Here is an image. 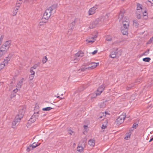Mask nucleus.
<instances>
[{"mask_svg": "<svg viewBox=\"0 0 153 153\" xmlns=\"http://www.w3.org/2000/svg\"><path fill=\"white\" fill-rule=\"evenodd\" d=\"M107 127V126L106 125H104V124H103L102 125V127H101V128L102 129H105Z\"/></svg>", "mask_w": 153, "mask_h": 153, "instance_id": "nucleus-49", "label": "nucleus"}, {"mask_svg": "<svg viewBox=\"0 0 153 153\" xmlns=\"http://www.w3.org/2000/svg\"><path fill=\"white\" fill-rule=\"evenodd\" d=\"M152 140H153V137L150 139V140L149 141V142H150L152 141Z\"/></svg>", "mask_w": 153, "mask_h": 153, "instance_id": "nucleus-58", "label": "nucleus"}, {"mask_svg": "<svg viewBox=\"0 0 153 153\" xmlns=\"http://www.w3.org/2000/svg\"><path fill=\"white\" fill-rule=\"evenodd\" d=\"M126 117L124 115L120 116L116 120L115 122L116 124L120 125L122 123Z\"/></svg>", "mask_w": 153, "mask_h": 153, "instance_id": "nucleus-6", "label": "nucleus"}, {"mask_svg": "<svg viewBox=\"0 0 153 153\" xmlns=\"http://www.w3.org/2000/svg\"><path fill=\"white\" fill-rule=\"evenodd\" d=\"M57 4H54L49 7L48 9L52 13V12L53 10H55L57 7Z\"/></svg>", "mask_w": 153, "mask_h": 153, "instance_id": "nucleus-14", "label": "nucleus"}, {"mask_svg": "<svg viewBox=\"0 0 153 153\" xmlns=\"http://www.w3.org/2000/svg\"><path fill=\"white\" fill-rule=\"evenodd\" d=\"M20 120L21 119L19 118V116H16L12 123V127L13 128H14L15 126L20 121Z\"/></svg>", "mask_w": 153, "mask_h": 153, "instance_id": "nucleus-9", "label": "nucleus"}, {"mask_svg": "<svg viewBox=\"0 0 153 153\" xmlns=\"http://www.w3.org/2000/svg\"><path fill=\"white\" fill-rule=\"evenodd\" d=\"M89 86L88 85L85 84L82 87H80L79 88L80 91H82L85 89L87 87Z\"/></svg>", "mask_w": 153, "mask_h": 153, "instance_id": "nucleus-22", "label": "nucleus"}, {"mask_svg": "<svg viewBox=\"0 0 153 153\" xmlns=\"http://www.w3.org/2000/svg\"><path fill=\"white\" fill-rule=\"evenodd\" d=\"M76 22V19H75L74 21L72 22L70 25L69 30H72L74 28V27L75 25Z\"/></svg>", "mask_w": 153, "mask_h": 153, "instance_id": "nucleus-17", "label": "nucleus"}, {"mask_svg": "<svg viewBox=\"0 0 153 153\" xmlns=\"http://www.w3.org/2000/svg\"><path fill=\"white\" fill-rule=\"evenodd\" d=\"M87 69L90 70V67H86L85 66H82L81 67V68L80 69V70H81V71H85L87 70Z\"/></svg>", "mask_w": 153, "mask_h": 153, "instance_id": "nucleus-19", "label": "nucleus"}, {"mask_svg": "<svg viewBox=\"0 0 153 153\" xmlns=\"http://www.w3.org/2000/svg\"><path fill=\"white\" fill-rule=\"evenodd\" d=\"M148 16H143V19H146L148 18Z\"/></svg>", "mask_w": 153, "mask_h": 153, "instance_id": "nucleus-54", "label": "nucleus"}, {"mask_svg": "<svg viewBox=\"0 0 153 153\" xmlns=\"http://www.w3.org/2000/svg\"><path fill=\"white\" fill-rule=\"evenodd\" d=\"M34 114H39V106L37 104H36L35 105L34 109Z\"/></svg>", "mask_w": 153, "mask_h": 153, "instance_id": "nucleus-16", "label": "nucleus"}, {"mask_svg": "<svg viewBox=\"0 0 153 153\" xmlns=\"http://www.w3.org/2000/svg\"><path fill=\"white\" fill-rule=\"evenodd\" d=\"M36 120V119L35 118L31 117L29 120L28 121V122L27 123V124L30 123L31 124L32 123H34Z\"/></svg>", "mask_w": 153, "mask_h": 153, "instance_id": "nucleus-20", "label": "nucleus"}, {"mask_svg": "<svg viewBox=\"0 0 153 153\" xmlns=\"http://www.w3.org/2000/svg\"><path fill=\"white\" fill-rule=\"evenodd\" d=\"M84 55V53L82 51H79L75 54V59L74 60V63H76L80 59L79 57H82Z\"/></svg>", "mask_w": 153, "mask_h": 153, "instance_id": "nucleus-4", "label": "nucleus"}, {"mask_svg": "<svg viewBox=\"0 0 153 153\" xmlns=\"http://www.w3.org/2000/svg\"><path fill=\"white\" fill-rule=\"evenodd\" d=\"M5 65V64L2 63L0 64V71L4 67Z\"/></svg>", "mask_w": 153, "mask_h": 153, "instance_id": "nucleus-37", "label": "nucleus"}, {"mask_svg": "<svg viewBox=\"0 0 153 153\" xmlns=\"http://www.w3.org/2000/svg\"><path fill=\"white\" fill-rule=\"evenodd\" d=\"M5 59L6 60L9 61L10 60V59L9 57H7L6 58V59Z\"/></svg>", "mask_w": 153, "mask_h": 153, "instance_id": "nucleus-55", "label": "nucleus"}, {"mask_svg": "<svg viewBox=\"0 0 153 153\" xmlns=\"http://www.w3.org/2000/svg\"><path fill=\"white\" fill-rule=\"evenodd\" d=\"M105 123L106 124L107 123H108V120H106L105 121Z\"/></svg>", "mask_w": 153, "mask_h": 153, "instance_id": "nucleus-62", "label": "nucleus"}, {"mask_svg": "<svg viewBox=\"0 0 153 153\" xmlns=\"http://www.w3.org/2000/svg\"><path fill=\"white\" fill-rule=\"evenodd\" d=\"M22 3L19 2L18 1H17V2L16 4V7H20Z\"/></svg>", "mask_w": 153, "mask_h": 153, "instance_id": "nucleus-43", "label": "nucleus"}, {"mask_svg": "<svg viewBox=\"0 0 153 153\" xmlns=\"http://www.w3.org/2000/svg\"><path fill=\"white\" fill-rule=\"evenodd\" d=\"M102 118V116H100V117H99V118Z\"/></svg>", "mask_w": 153, "mask_h": 153, "instance_id": "nucleus-64", "label": "nucleus"}, {"mask_svg": "<svg viewBox=\"0 0 153 153\" xmlns=\"http://www.w3.org/2000/svg\"><path fill=\"white\" fill-rule=\"evenodd\" d=\"M125 13V11L124 10L122 9L120 10L118 17L120 21L123 19Z\"/></svg>", "mask_w": 153, "mask_h": 153, "instance_id": "nucleus-11", "label": "nucleus"}, {"mask_svg": "<svg viewBox=\"0 0 153 153\" xmlns=\"http://www.w3.org/2000/svg\"><path fill=\"white\" fill-rule=\"evenodd\" d=\"M47 60L48 59L47 57L46 56H44L43 58L42 61L43 63L44 64L46 62Z\"/></svg>", "mask_w": 153, "mask_h": 153, "instance_id": "nucleus-33", "label": "nucleus"}, {"mask_svg": "<svg viewBox=\"0 0 153 153\" xmlns=\"http://www.w3.org/2000/svg\"><path fill=\"white\" fill-rule=\"evenodd\" d=\"M84 129H86V128H88V127L87 126L85 125L84 126Z\"/></svg>", "mask_w": 153, "mask_h": 153, "instance_id": "nucleus-57", "label": "nucleus"}, {"mask_svg": "<svg viewBox=\"0 0 153 153\" xmlns=\"http://www.w3.org/2000/svg\"><path fill=\"white\" fill-rule=\"evenodd\" d=\"M42 23H45L42 22V21H41V20L40 22V25H43V24H42Z\"/></svg>", "mask_w": 153, "mask_h": 153, "instance_id": "nucleus-56", "label": "nucleus"}, {"mask_svg": "<svg viewBox=\"0 0 153 153\" xmlns=\"http://www.w3.org/2000/svg\"><path fill=\"white\" fill-rule=\"evenodd\" d=\"M125 20L123 21V26L121 27H127L129 28V20L128 17L125 16L124 18Z\"/></svg>", "mask_w": 153, "mask_h": 153, "instance_id": "nucleus-5", "label": "nucleus"}, {"mask_svg": "<svg viewBox=\"0 0 153 153\" xmlns=\"http://www.w3.org/2000/svg\"><path fill=\"white\" fill-rule=\"evenodd\" d=\"M97 50H95L93 52H92V54L93 55H94V54H96L97 53Z\"/></svg>", "mask_w": 153, "mask_h": 153, "instance_id": "nucleus-52", "label": "nucleus"}, {"mask_svg": "<svg viewBox=\"0 0 153 153\" xmlns=\"http://www.w3.org/2000/svg\"><path fill=\"white\" fill-rule=\"evenodd\" d=\"M51 14L52 13L47 9L44 13L43 17L41 19V21L46 23Z\"/></svg>", "mask_w": 153, "mask_h": 153, "instance_id": "nucleus-2", "label": "nucleus"}, {"mask_svg": "<svg viewBox=\"0 0 153 153\" xmlns=\"http://www.w3.org/2000/svg\"><path fill=\"white\" fill-rule=\"evenodd\" d=\"M34 149H32V146L31 144H30L29 146L27 147V151L28 152H29L30 150H32Z\"/></svg>", "mask_w": 153, "mask_h": 153, "instance_id": "nucleus-28", "label": "nucleus"}, {"mask_svg": "<svg viewBox=\"0 0 153 153\" xmlns=\"http://www.w3.org/2000/svg\"><path fill=\"white\" fill-rule=\"evenodd\" d=\"M138 126V124L136 123H134L133 124V127L134 128H136V127Z\"/></svg>", "mask_w": 153, "mask_h": 153, "instance_id": "nucleus-48", "label": "nucleus"}, {"mask_svg": "<svg viewBox=\"0 0 153 153\" xmlns=\"http://www.w3.org/2000/svg\"><path fill=\"white\" fill-rule=\"evenodd\" d=\"M133 25L136 27H138V24L136 20H133Z\"/></svg>", "mask_w": 153, "mask_h": 153, "instance_id": "nucleus-31", "label": "nucleus"}, {"mask_svg": "<svg viewBox=\"0 0 153 153\" xmlns=\"http://www.w3.org/2000/svg\"><path fill=\"white\" fill-rule=\"evenodd\" d=\"M40 143H36V142L33 143L32 144H31L32 146V149H34L36 147L39 146Z\"/></svg>", "mask_w": 153, "mask_h": 153, "instance_id": "nucleus-21", "label": "nucleus"}, {"mask_svg": "<svg viewBox=\"0 0 153 153\" xmlns=\"http://www.w3.org/2000/svg\"><path fill=\"white\" fill-rule=\"evenodd\" d=\"M34 149H32V146L31 144H30L29 146L27 147V151L28 152H29L30 150H32Z\"/></svg>", "mask_w": 153, "mask_h": 153, "instance_id": "nucleus-27", "label": "nucleus"}, {"mask_svg": "<svg viewBox=\"0 0 153 153\" xmlns=\"http://www.w3.org/2000/svg\"><path fill=\"white\" fill-rule=\"evenodd\" d=\"M16 96V94H12L10 96V97L11 99L13 97H15Z\"/></svg>", "mask_w": 153, "mask_h": 153, "instance_id": "nucleus-47", "label": "nucleus"}, {"mask_svg": "<svg viewBox=\"0 0 153 153\" xmlns=\"http://www.w3.org/2000/svg\"><path fill=\"white\" fill-rule=\"evenodd\" d=\"M24 79L23 78H22V79H21L20 81L18 83L17 85L20 87H21V86L22 85V83Z\"/></svg>", "mask_w": 153, "mask_h": 153, "instance_id": "nucleus-24", "label": "nucleus"}, {"mask_svg": "<svg viewBox=\"0 0 153 153\" xmlns=\"http://www.w3.org/2000/svg\"><path fill=\"white\" fill-rule=\"evenodd\" d=\"M137 10H140V9L142 10V6L140 4H137Z\"/></svg>", "mask_w": 153, "mask_h": 153, "instance_id": "nucleus-32", "label": "nucleus"}, {"mask_svg": "<svg viewBox=\"0 0 153 153\" xmlns=\"http://www.w3.org/2000/svg\"><path fill=\"white\" fill-rule=\"evenodd\" d=\"M105 104L104 102H101L100 105V107L101 108H104L105 107Z\"/></svg>", "mask_w": 153, "mask_h": 153, "instance_id": "nucleus-34", "label": "nucleus"}, {"mask_svg": "<svg viewBox=\"0 0 153 153\" xmlns=\"http://www.w3.org/2000/svg\"><path fill=\"white\" fill-rule=\"evenodd\" d=\"M101 23V19L100 18H98L93 22L91 24L89 28L90 29L96 27L98 26Z\"/></svg>", "mask_w": 153, "mask_h": 153, "instance_id": "nucleus-3", "label": "nucleus"}, {"mask_svg": "<svg viewBox=\"0 0 153 153\" xmlns=\"http://www.w3.org/2000/svg\"><path fill=\"white\" fill-rule=\"evenodd\" d=\"M52 109V108L51 107H47L43 108L42 109V110L43 111H49Z\"/></svg>", "mask_w": 153, "mask_h": 153, "instance_id": "nucleus-26", "label": "nucleus"}, {"mask_svg": "<svg viewBox=\"0 0 153 153\" xmlns=\"http://www.w3.org/2000/svg\"><path fill=\"white\" fill-rule=\"evenodd\" d=\"M152 42H153V36L150 38L147 43V44H149Z\"/></svg>", "mask_w": 153, "mask_h": 153, "instance_id": "nucleus-39", "label": "nucleus"}, {"mask_svg": "<svg viewBox=\"0 0 153 153\" xmlns=\"http://www.w3.org/2000/svg\"><path fill=\"white\" fill-rule=\"evenodd\" d=\"M16 91H18V89H16L14 90H13V91L14 92L16 93Z\"/></svg>", "mask_w": 153, "mask_h": 153, "instance_id": "nucleus-60", "label": "nucleus"}, {"mask_svg": "<svg viewBox=\"0 0 153 153\" xmlns=\"http://www.w3.org/2000/svg\"><path fill=\"white\" fill-rule=\"evenodd\" d=\"M88 144L90 146L93 147L95 145V140L93 139L90 140L88 142Z\"/></svg>", "mask_w": 153, "mask_h": 153, "instance_id": "nucleus-18", "label": "nucleus"}, {"mask_svg": "<svg viewBox=\"0 0 153 153\" xmlns=\"http://www.w3.org/2000/svg\"><path fill=\"white\" fill-rule=\"evenodd\" d=\"M105 87L104 85H103L100 86L97 90V92L95 93V96L94 97H95L97 95H100L103 91Z\"/></svg>", "mask_w": 153, "mask_h": 153, "instance_id": "nucleus-7", "label": "nucleus"}, {"mask_svg": "<svg viewBox=\"0 0 153 153\" xmlns=\"http://www.w3.org/2000/svg\"><path fill=\"white\" fill-rule=\"evenodd\" d=\"M112 39V37L110 36H107L106 39V40L108 41H111Z\"/></svg>", "mask_w": 153, "mask_h": 153, "instance_id": "nucleus-35", "label": "nucleus"}, {"mask_svg": "<svg viewBox=\"0 0 153 153\" xmlns=\"http://www.w3.org/2000/svg\"><path fill=\"white\" fill-rule=\"evenodd\" d=\"M117 50L118 49L116 48V49L112 51L109 55V57L113 58H115L117 53Z\"/></svg>", "mask_w": 153, "mask_h": 153, "instance_id": "nucleus-13", "label": "nucleus"}, {"mask_svg": "<svg viewBox=\"0 0 153 153\" xmlns=\"http://www.w3.org/2000/svg\"><path fill=\"white\" fill-rule=\"evenodd\" d=\"M77 149L78 151L81 152L83 150V148L82 146H78L77 147Z\"/></svg>", "mask_w": 153, "mask_h": 153, "instance_id": "nucleus-25", "label": "nucleus"}, {"mask_svg": "<svg viewBox=\"0 0 153 153\" xmlns=\"http://www.w3.org/2000/svg\"><path fill=\"white\" fill-rule=\"evenodd\" d=\"M147 13L146 12V11H145V12L143 13V16H147Z\"/></svg>", "mask_w": 153, "mask_h": 153, "instance_id": "nucleus-50", "label": "nucleus"}, {"mask_svg": "<svg viewBox=\"0 0 153 153\" xmlns=\"http://www.w3.org/2000/svg\"><path fill=\"white\" fill-rule=\"evenodd\" d=\"M57 97V98H60V99H63V98H60V97H59V96Z\"/></svg>", "mask_w": 153, "mask_h": 153, "instance_id": "nucleus-63", "label": "nucleus"}, {"mask_svg": "<svg viewBox=\"0 0 153 153\" xmlns=\"http://www.w3.org/2000/svg\"><path fill=\"white\" fill-rule=\"evenodd\" d=\"M8 61L6 60L5 59H4V61H3V62H2L3 64H5V65H6V64L7 65L8 63Z\"/></svg>", "mask_w": 153, "mask_h": 153, "instance_id": "nucleus-46", "label": "nucleus"}, {"mask_svg": "<svg viewBox=\"0 0 153 153\" xmlns=\"http://www.w3.org/2000/svg\"><path fill=\"white\" fill-rule=\"evenodd\" d=\"M137 13V17L138 19H140L141 17V14H138V13L137 12H136Z\"/></svg>", "mask_w": 153, "mask_h": 153, "instance_id": "nucleus-41", "label": "nucleus"}, {"mask_svg": "<svg viewBox=\"0 0 153 153\" xmlns=\"http://www.w3.org/2000/svg\"><path fill=\"white\" fill-rule=\"evenodd\" d=\"M3 85V82H0V86H1V85L2 86Z\"/></svg>", "mask_w": 153, "mask_h": 153, "instance_id": "nucleus-59", "label": "nucleus"}, {"mask_svg": "<svg viewBox=\"0 0 153 153\" xmlns=\"http://www.w3.org/2000/svg\"><path fill=\"white\" fill-rule=\"evenodd\" d=\"M99 63H95L94 62H92L91 63V64L92 65L91 66H89V67H90V69H94L96 67H97L99 65Z\"/></svg>", "mask_w": 153, "mask_h": 153, "instance_id": "nucleus-15", "label": "nucleus"}, {"mask_svg": "<svg viewBox=\"0 0 153 153\" xmlns=\"http://www.w3.org/2000/svg\"><path fill=\"white\" fill-rule=\"evenodd\" d=\"M150 60L151 59L149 57H146L143 59V61L147 62H149Z\"/></svg>", "mask_w": 153, "mask_h": 153, "instance_id": "nucleus-29", "label": "nucleus"}, {"mask_svg": "<svg viewBox=\"0 0 153 153\" xmlns=\"http://www.w3.org/2000/svg\"><path fill=\"white\" fill-rule=\"evenodd\" d=\"M134 86V85L133 84H132L131 85H129L128 86L126 87V88L127 90H130L132 87H133Z\"/></svg>", "mask_w": 153, "mask_h": 153, "instance_id": "nucleus-30", "label": "nucleus"}, {"mask_svg": "<svg viewBox=\"0 0 153 153\" xmlns=\"http://www.w3.org/2000/svg\"><path fill=\"white\" fill-rule=\"evenodd\" d=\"M33 69H32L31 68L30 69V72L31 73L30 75H34L35 74V72L34 71H33Z\"/></svg>", "mask_w": 153, "mask_h": 153, "instance_id": "nucleus-42", "label": "nucleus"}, {"mask_svg": "<svg viewBox=\"0 0 153 153\" xmlns=\"http://www.w3.org/2000/svg\"><path fill=\"white\" fill-rule=\"evenodd\" d=\"M25 108H20L19 109V114L17 116H19V118H20V119L23 117L25 113Z\"/></svg>", "mask_w": 153, "mask_h": 153, "instance_id": "nucleus-8", "label": "nucleus"}, {"mask_svg": "<svg viewBox=\"0 0 153 153\" xmlns=\"http://www.w3.org/2000/svg\"><path fill=\"white\" fill-rule=\"evenodd\" d=\"M38 116H39L38 114H34H34L32 116V117L33 118V117L34 118H35V119H36V118H38Z\"/></svg>", "mask_w": 153, "mask_h": 153, "instance_id": "nucleus-38", "label": "nucleus"}, {"mask_svg": "<svg viewBox=\"0 0 153 153\" xmlns=\"http://www.w3.org/2000/svg\"><path fill=\"white\" fill-rule=\"evenodd\" d=\"M126 137H125V139L127 140L128 139V138L129 137H130V134H126Z\"/></svg>", "mask_w": 153, "mask_h": 153, "instance_id": "nucleus-45", "label": "nucleus"}, {"mask_svg": "<svg viewBox=\"0 0 153 153\" xmlns=\"http://www.w3.org/2000/svg\"><path fill=\"white\" fill-rule=\"evenodd\" d=\"M4 38V36L3 35H1L0 38V41H1V42L2 41V39Z\"/></svg>", "mask_w": 153, "mask_h": 153, "instance_id": "nucleus-53", "label": "nucleus"}, {"mask_svg": "<svg viewBox=\"0 0 153 153\" xmlns=\"http://www.w3.org/2000/svg\"><path fill=\"white\" fill-rule=\"evenodd\" d=\"M92 38L93 39V40H88V39H87L86 40V42L87 43H90V42H94V37H92Z\"/></svg>", "mask_w": 153, "mask_h": 153, "instance_id": "nucleus-40", "label": "nucleus"}, {"mask_svg": "<svg viewBox=\"0 0 153 153\" xmlns=\"http://www.w3.org/2000/svg\"><path fill=\"white\" fill-rule=\"evenodd\" d=\"M148 1L149 2H150L151 3H152V4H153V3H152V1H151V0H148Z\"/></svg>", "mask_w": 153, "mask_h": 153, "instance_id": "nucleus-61", "label": "nucleus"}, {"mask_svg": "<svg viewBox=\"0 0 153 153\" xmlns=\"http://www.w3.org/2000/svg\"><path fill=\"white\" fill-rule=\"evenodd\" d=\"M149 50H148L147 51L145 52L144 53V55H147L149 53Z\"/></svg>", "mask_w": 153, "mask_h": 153, "instance_id": "nucleus-51", "label": "nucleus"}, {"mask_svg": "<svg viewBox=\"0 0 153 153\" xmlns=\"http://www.w3.org/2000/svg\"><path fill=\"white\" fill-rule=\"evenodd\" d=\"M40 64V63L39 62H38L37 64H35L33 67H31V68L32 69H35L39 66Z\"/></svg>", "mask_w": 153, "mask_h": 153, "instance_id": "nucleus-23", "label": "nucleus"}, {"mask_svg": "<svg viewBox=\"0 0 153 153\" xmlns=\"http://www.w3.org/2000/svg\"><path fill=\"white\" fill-rule=\"evenodd\" d=\"M129 29L128 28H127V27H121V30L122 33L124 35H128V30Z\"/></svg>", "mask_w": 153, "mask_h": 153, "instance_id": "nucleus-12", "label": "nucleus"}, {"mask_svg": "<svg viewBox=\"0 0 153 153\" xmlns=\"http://www.w3.org/2000/svg\"><path fill=\"white\" fill-rule=\"evenodd\" d=\"M98 5H96L93 7L91 8L88 11V14L89 15H93L95 13V10L98 7Z\"/></svg>", "mask_w": 153, "mask_h": 153, "instance_id": "nucleus-10", "label": "nucleus"}, {"mask_svg": "<svg viewBox=\"0 0 153 153\" xmlns=\"http://www.w3.org/2000/svg\"><path fill=\"white\" fill-rule=\"evenodd\" d=\"M18 9H19L18 8H17L16 9H15V10L14 11H13V16H14L16 15Z\"/></svg>", "mask_w": 153, "mask_h": 153, "instance_id": "nucleus-36", "label": "nucleus"}, {"mask_svg": "<svg viewBox=\"0 0 153 153\" xmlns=\"http://www.w3.org/2000/svg\"><path fill=\"white\" fill-rule=\"evenodd\" d=\"M11 43L10 40L6 41L0 48V51L6 53L8 50Z\"/></svg>", "mask_w": 153, "mask_h": 153, "instance_id": "nucleus-1", "label": "nucleus"}, {"mask_svg": "<svg viewBox=\"0 0 153 153\" xmlns=\"http://www.w3.org/2000/svg\"><path fill=\"white\" fill-rule=\"evenodd\" d=\"M34 77V76L33 75H30L29 79L30 80H32Z\"/></svg>", "mask_w": 153, "mask_h": 153, "instance_id": "nucleus-44", "label": "nucleus"}]
</instances>
